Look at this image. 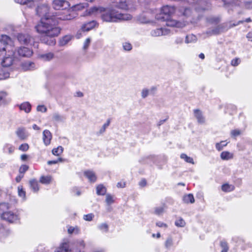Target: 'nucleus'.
I'll use <instances>...</instances> for the list:
<instances>
[{"instance_id": "c03bdc74", "label": "nucleus", "mask_w": 252, "mask_h": 252, "mask_svg": "<svg viewBox=\"0 0 252 252\" xmlns=\"http://www.w3.org/2000/svg\"><path fill=\"white\" fill-rule=\"evenodd\" d=\"M18 190L19 195L20 197L25 198L26 196V192L23 190V188L22 187H18Z\"/></svg>"}, {"instance_id": "8fccbe9b", "label": "nucleus", "mask_w": 252, "mask_h": 252, "mask_svg": "<svg viewBox=\"0 0 252 252\" xmlns=\"http://www.w3.org/2000/svg\"><path fill=\"white\" fill-rule=\"evenodd\" d=\"M220 247H221V248L222 249V250H229V247L228 246V244L226 243V242L224 241H221L220 243Z\"/></svg>"}, {"instance_id": "69168bd1", "label": "nucleus", "mask_w": 252, "mask_h": 252, "mask_svg": "<svg viewBox=\"0 0 252 252\" xmlns=\"http://www.w3.org/2000/svg\"><path fill=\"white\" fill-rule=\"evenodd\" d=\"M195 12H200L201 11H204L206 9V8L204 7H200L199 6H196L195 8Z\"/></svg>"}, {"instance_id": "79ce46f5", "label": "nucleus", "mask_w": 252, "mask_h": 252, "mask_svg": "<svg viewBox=\"0 0 252 252\" xmlns=\"http://www.w3.org/2000/svg\"><path fill=\"white\" fill-rule=\"evenodd\" d=\"M110 123V119H109L107 120V122L104 124L101 128L99 130V132L100 133H102L105 131L106 128L109 126Z\"/></svg>"}, {"instance_id": "ea45409f", "label": "nucleus", "mask_w": 252, "mask_h": 252, "mask_svg": "<svg viewBox=\"0 0 252 252\" xmlns=\"http://www.w3.org/2000/svg\"><path fill=\"white\" fill-rule=\"evenodd\" d=\"M175 225L178 227H184L185 225V221L182 218L177 220L175 223Z\"/></svg>"}, {"instance_id": "f704fd0d", "label": "nucleus", "mask_w": 252, "mask_h": 252, "mask_svg": "<svg viewBox=\"0 0 252 252\" xmlns=\"http://www.w3.org/2000/svg\"><path fill=\"white\" fill-rule=\"evenodd\" d=\"M234 189V186L229 185L227 184H224L221 186V189L223 191L225 192L232 191Z\"/></svg>"}, {"instance_id": "6e6d98bb", "label": "nucleus", "mask_w": 252, "mask_h": 252, "mask_svg": "<svg viewBox=\"0 0 252 252\" xmlns=\"http://www.w3.org/2000/svg\"><path fill=\"white\" fill-rule=\"evenodd\" d=\"M240 62V60L239 58H235L231 61V64L232 66H237Z\"/></svg>"}, {"instance_id": "f3484780", "label": "nucleus", "mask_w": 252, "mask_h": 252, "mask_svg": "<svg viewBox=\"0 0 252 252\" xmlns=\"http://www.w3.org/2000/svg\"><path fill=\"white\" fill-rule=\"evenodd\" d=\"M96 24V22L94 20L86 23L82 27V30L84 32H88L94 28Z\"/></svg>"}, {"instance_id": "423d86ee", "label": "nucleus", "mask_w": 252, "mask_h": 252, "mask_svg": "<svg viewBox=\"0 0 252 252\" xmlns=\"http://www.w3.org/2000/svg\"><path fill=\"white\" fill-rule=\"evenodd\" d=\"M180 12L182 15L187 18H190L189 21L191 22H196L200 19L199 16L196 17L194 14L189 8H184L180 9Z\"/></svg>"}, {"instance_id": "4be33fe9", "label": "nucleus", "mask_w": 252, "mask_h": 252, "mask_svg": "<svg viewBox=\"0 0 252 252\" xmlns=\"http://www.w3.org/2000/svg\"><path fill=\"white\" fill-rule=\"evenodd\" d=\"M30 186L34 192H37L39 190L38 184L35 179H32L29 182Z\"/></svg>"}, {"instance_id": "f257e3e1", "label": "nucleus", "mask_w": 252, "mask_h": 252, "mask_svg": "<svg viewBox=\"0 0 252 252\" xmlns=\"http://www.w3.org/2000/svg\"><path fill=\"white\" fill-rule=\"evenodd\" d=\"M36 11L37 14L41 17L35 27L36 31L42 34L41 41L49 45H54L56 40L54 37L57 36L61 32V29L56 26L57 21L53 18V13L49 12V7L46 4L38 5Z\"/></svg>"}, {"instance_id": "c756f323", "label": "nucleus", "mask_w": 252, "mask_h": 252, "mask_svg": "<svg viewBox=\"0 0 252 252\" xmlns=\"http://www.w3.org/2000/svg\"><path fill=\"white\" fill-rule=\"evenodd\" d=\"M7 94L5 92H0V106L5 104L6 102Z\"/></svg>"}, {"instance_id": "72a5a7b5", "label": "nucleus", "mask_w": 252, "mask_h": 252, "mask_svg": "<svg viewBox=\"0 0 252 252\" xmlns=\"http://www.w3.org/2000/svg\"><path fill=\"white\" fill-rule=\"evenodd\" d=\"M63 151V148L62 146H59L57 148L52 150V153L54 155L59 156Z\"/></svg>"}, {"instance_id": "2eb2a0df", "label": "nucleus", "mask_w": 252, "mask_h": 252, "mask_svg": "<svg viewBox=\"0 0 252 252\" xmlns=\"http://www.w3.org/2000/svg\"><path fill=\"white\" fill-rule=\"evenodd\" d=\"M167 33V31L163 28H158L152 30L151 34L153 36H158L160 35H165Z\"/></svg>"}, {"instance_id": "3c124183", "label": "nucleus", "mask_w": 252, "mask_h": 252, "mask_svg": "<svg viewBox=\"0 0 252 252\" xmlns=\"http://www.w3.org/2000/svg\"><path fill=\"white\" fill-rule=\"evenodd\" d=\"M164 211V208L162 207H156L155 209V214L158 215L161 214Z\"/></svg>"}, {"instance_id": "052dcab7", "label": "nucleus", "mask_w": 252, "mask_h": 252, "mask_svg": "<svg viewBox=\"0 0 252 252\" xmlns=\"http://www.w3.org/2000/svg\"><path fill=\"white\" fill-rule=\"evenodd\" d=\"M245 6L246 8H252V1H246L245 3Z\"/></svg>"}, {"instance_id": "f03ea898", "label": "nucleus", "mask_w": 252, "mask_h": 252, "mask_svg": "<svg viewBox=\"0 0 252 252\" xmlns=\"http://www.w3.org/2000/svg\"><path fill=\"white\" fill-rule=\"evenodd\" d=\"M116 8L127 9L128 6L126 0H117L107 8L93 7L89 10L88 12L89 14H100L102 20L106 22H118L131 19L132 17L130 14L122 13Z\"/></svg>"}, {"instance_id": "4c0bfd02", "label": "nucleus", "mask_w": 252, "mask_h": 252, "mask_svg": "<svg viewBox=\"0 0 252 252\" xmlns=\"http://www.w3.org/2000/svg\"><path fill=\"white\" fill-rule=\"evenodd\" d=\"M9 208V205L8 203H1L0 204V212H6V210H8Z\"/></svg>"}, {"instance_id": "58836bf2", "label": "nucleus", "mask_w": 252, "mask_h": 252, "mask_svg": "<svg viewBox=\"0 0 252 252\" xmlns=\"http://www.w3.org/2000/svg\"><path fill=\"white\" fill-rule=\"evenodd\" d=\"M68 233L70 234L75 233L78 234L79 233V230L77 227H74L72 226H69L67 229Z\"/></svg>"}, {"instance_id": "0eeeda50", "label": "nucleus", "mask_w": 252, "mask_h": 252, "mask_svg": "<svg viewBox=\"0 0 252 252\" xmlns=\"http://www.w3.org/2000/svg\"><path fill=\"white\" fill-rule=\"evenodd\" d=\"M17 38L19 42L23 44L28 45L33 41L32 37L27 33H19Z\"/></svg>"}, {"instance_id": "cd10ccee", "label": "nucleus", "mask_w": 252, "mask_h": 252, "mask_svg": "<svg viewBox=\"0 0 252 252\" xmlns=\"http://www.w3.org/2000/svg\"><path fill=\"white\" fill-rule=\"evenodd\" d=\"M72 37L70 35H67L63 36L60 41V44L61 46H64L71 40Z\"/></svg>"}, {"instance_id": "5fc2aeb1", "label": "nucleus", "mask_w": 252, "mask_h": 252, "mask_svg": "<svg viewBox=\"0 0 252 252\" xmlns=\"http://www.w3.org/2000/svg\"><path fill=\"white\" fill-rule=\"evenodd\" d=\"M94 216L93 214H89L84 215L83 217V219L87 221H91L92 220Z\"/></svg>"}, {"instance_id": "603ef678", "label": "nucleus", "mask_w": 252, "mask_h": 252, "mask_svg": "<svg viewBox=\"0 0 252 252\" xmlns=\"http://www.w3.org/2000/svg\"><path fill=\"white\" fill-rule=\"evenodd\" d=\"M106 202H107V203L108 204H112V203H113L114 201H113V197L112 196L108 194L106 195Z\"/></svg>"}, {"instance_id": "0e129e2a", "label": "nucleus", "mask_w": 252, "mask_h": 252, "mask_svg": "<svg viewBox=\"0 0 252 252\" xmlns=\"http://www.w3.org/2000/svg\"><path fill=\"white\" fill-rule=\"evenodd\" d=\"M244 22L243 21H239L236 24H231V23H229V26H230V29L231 28H233L235 26H236L237 25H238L239 24H242Z\"/></svg>"}, {"instance_id": "5701e85b", "label": "nucleus", "mask_w": 252, "mask_h": 252, "mask_svg": "<svg viewBox=\"0 0 252 252\" xmlns=\"http://www.w3.org/2000/svg\"><path fill=\"white\" fill-rule=\"evenodd\" d=\"M183 200L185 203H193L194 202V198L192 194H188L183 196Z\"/></svg>"}, {"instance_id": "49530a36", "label": "nucleus", "mask_w": 252, "mask_h": 252, "mask_svg": "<svg viewBox=\"0 0 252 252\" xmlns=\"http://www.w3.org/2000/svg\"><path fill=\"white\" fill-rule=\"evenodd\" d=\"M98 228L100 230L104 231L105 232H107L108 230V225L105 223H103L100 224L98 226Z\"/></svg>"}, {"instance_id": "6ab92c4d", "label": "nucleus", "mask_w": 252, "mask_h": 252, "mask_svg": "<svg viewBox=\"0 0 252 252\" xmlns=\"http://www.w3.org/2000/svg\"><path fill=\"white\" fill-rule=\"evenodd\" d=\"M206 21L211 24L216 25L221 21V18L220 16H211L206 18Z\"/></svg>"}, {"instance_id": "4d7b16f0", "label": "nucleus", "mask_w": 252, "mask_h": 252, "mask_svg": "<svg viewBox=\"0 0 252 252\" xmlns=\"http://www.w3.org/2000/svg\"><path fill=\"white\" fill-rule=\"evenodd\" d=\"M37 111L46 112L47 111V108L44 105H38L37 107Z\"/></svg>"}, {"instance_id": "a18cd8bd", "label": "nucleus", "mask_w": 252, "mask_h": 252, "mask_svg": "<svg viewBox=\"0 0 252 252\" xmlns=\"http://www.w3.org/2000/svg\"><path fill=\"white\" fill-rule=\"evenodd\" d=\"M123 48L126 51H130L132 49V45L128 42H125L123 45Z\"/></svg>"}, {"instance_id": "4468645a", "label": "nucleus", "mask_w": 252, "mask_h": 252, "mask_svg": "<svg viewBox=\"0 0 252 252\" xmlns=\"http://www.w3.org/2000/svg\"><path fill=\"white\" fill-rule=\"evenodd\" d=\"M52 139V134L48 130H45L43 132V140L44 144L47 146L50 144Z\"/></svg>"}, {"instance_id": "7c9ffc66", "label": "nucleus", "mask_w": 252, "mask_h": 252, "mask_svg": "<svg viewBox=\"0 0 252 252\" xmlns=\"http://www.w3.org/2000/svg\"><path fill=\"white\" fill-rule=\"evenodd\" d=\"M180 158L182 159H184L187 162L192 163L193 164H194L193 158L190 157H188L185 154H182L180 156Z\"/></svg>"}, {"instance_id": "20e7f679", "label": "nucleus", "mask_w": 252, "mask_h": 252, "mask_svg": "<svg viewBox=\"0 0 252 252\" xmlns=\"http://www.w3.org/2000/svg\"><path fill=\"white\" fill-rule=\"evenodd\" d=\"M175 8L174 6L165 5L163 6L160 12L157 14L156 18L158 20H168L171 16L175 12Z\"/></svg>"}, {"instance_id": "bb28decb", "label": "nucleus", "mask_w": 252, "mask_h": 252, "mask_svg": "<svg viewBox=\"0 0 252 252\" xmlns=\"http://www.w3.org/2000/svg\"><path fill=\"white\" fill-rule=\"evenodd\" d=\"M65 119L64 116L61 115L58 113H55L53 115V120L57 122H64Z\"/></svg>"}, {"instance_id": "a878e982", "label": "nucleus", "mask_w": 252, "mask_h": 252, "mask_svg": "<svg viewBox=\"0 0 252 252\" xmlns=\"http://www.w3.org/2000/svg\"><path fill=\"white\" fill-rule=\"evenodd\" d=\"M19 107L21 110L25 111L26 113H29L31 110V105L28 102L21 104Z\"/></svg>"}, {"instance_id": "de8ad7c7", "label": "nucleus", "mask_w": 252, "mask_h": 252, "mask_svg": "<svg viewBox=\"0 0 252 252\" xmlns=\"http://www.w3.org/2000/svg\"><path fill=\"white\" fill-rule=\"evenodd\" d=\"M90 43H91L90 38H87L84 43L83 49L84 50H86L88 49V47L89 46Z\"/></svg>"}, {"instance_id": "6e6552de", "label": "nucleus", "mask_w": 252, "mask_h": 252, "mask_svg": "<svg viewBox=\"0 0 252 252\" xmlns=\"http://www.w3.org/2000/svg\"><path fill=\"white\" fill-rule=\"evenodd\" d=\"M1 218L10 222H13L18 220V216L13 212H4L1 214Z\"/></svg>"}, {"instance_id": "39448f33", "label": "nucleus", "mask_w": 252, "mask_h": 252, "mask_svg": "<svg viewBox=\"0 0 252 252\" xmlns=\"http://www.w3.org/2000/svg\"><path fill=\"white\" fill-rule=\"evenodd\" d=\"M52 7L56 10H61L68 8L70 4L66 0H52Z\"/></svg>"}, {"instance_id": "bf43d9fd", "label": "nucleus", "mask_w": 252, "mask_h": 252, "mask_svg": "<svg viewBox=\"0 0 252 252\" xmlns=\"http://www.w3.org/2000/svg\"><path fill=\"white\" fill-rule=\"evenodd\" d=\"M149 91L148 89H143L141 93V95L143 98L146 97L149 94Z\"/></svg>"}, {"instance_id": "f8f14e48", "label": "nucleus", "mask_w": 252, "mask_h": 252, "mask_svg": "<svg viewBox=\"0 0 252 252\" xmlns=\"http://www.w3.org/2000/svg\"><path fill=\"white\" fill-rule=\"evenodd\" d=\"M193 113L197 122L200 124H204L205 122V117L203 115L202 111L199 109L193 110Z\"/></svg>"}, {"instance_id": "ddd939ff", "label": "nucleus", "mask_w": 252, "mask_h": 252, "mask_svg": "<svg viewBox=\"0 0 252 252\" xmlns=\"http://www.w3.org/2000/svg\"><path fill=\"white\" fill-rule=\"evenodd\" d=\"M84 175L89 179L91 183H94L97 177L94 172L92 170H86L84 173Z\"/></svg>"}, {"instance_id": "b1692460", "label": "nucleus", "mask_w": 252, "mask_h": 252, "mask_svg": "<svg viewBox=\"0 0 252 252\" xmlns=\"http://www.w3.org/2000/svg\"><path fill=\"white\" fill-rule=\"evenodd\" d=\"M96 194L98 195H104L106 192V188L102 184L96 187Z\"/></svg>"}, {"instance_id": "864d4df0", "label": "nucleus", "mask_w": 252, "mask_h": 252, "mask_svg": "<svg viewBox=\"0 0 252 252\" xmlns=\"http://www.w3.org/2000/svg\"><path fill=\"white\" fill-rule=\"evenodd\" d=\"M29 168V166L27 165H22L19 169V172L20 173L24 174L26 171L28 170Z\"/></svg>"}, {"instance_id": "473e14b6", "label": "nucleus", "mask_w": 252, "mask_h": 252, "mask_svg": "<svg viewBox=\"0 0 252 252\" xmlns=\"http://www.w3.org/2000/svg\"><path fill=\"white\" fill-rule=\"evenodd\" d=\"M197 38L195 35L193 34L188 35L186 36V42L187 43L194 42L196 41Z\"/></svg>"}, {"instance_id": "393cba45", "label": "nucleus", "mask_w": 252, "mask_h": 252, "mask_svg": "<svg viewBox=\"0 0 252 252\" xmlns=\"http://www.w3.org/2000/svg\"><path fill=\"white\" fill-rule=\"evenodd\" d=\"M40 57L44 61H49L54 58V54L53 53L49 52L41 55Z\"/></svg>"}, {"instance_id": "338daca9", "label": "nucleus", "mask_w": 252, "mask_h": 252, "mask_svg": "<svg viewBox=\"0 0 252 252\" xmlns=\"http://www.w3.org/2000/svg\"><path fill=\"white\" fill-rule=\"evenodd\" d=\"M147 182L145 179H142L139 183L141 187H144L146 185Z\"/></svg>"}, {"instance_id": "774afa93", "label": "nucleus", "mask_w": 252, "mask_h": 252, "mask_svg": "<svg viewBox=\"0 0 252 252\" xmlns=\"http://www.w3.org/2000/svg\"><path fill=\"white\" fill-rule=\"evenodd\" d=\"M126 184L125 182H119L117 183V186L118 188H124L125 187Z\"/></svg>"}, {"instance_id": "a211bd4d", "label": "nucleus", "mask_w": 252, "mask_h": 252, "mask_svg": "<svg viewBox=\"0 0 252 252\" xmlns=\"http://www.w3.org/2000/svg\"><path fill=\"white\" fill-rule=\"evenodd\" d=\"M88 3H80L73 5L72 7L70 8L71 11L75 12L76 11L81 10L84 9L85 8L88 7Z\"/></svg>"}, {"instance_id": "c9c22d12", "label": "nucleus", "mask_w": 252, "mask_h": 252, "mask_svg": "<svg viewBox=\"0 0 252 252\" xmlns=\"http://www.w3.org/2000/svg\"><path fill=\"white\" fill-rule=\"evenodd\" d=\"M220 30L222 32H225L228 30L230 29V27L229 26L228 23H224L221 24L219 25Z\"/></svg>"}, {"instance_id": "e433bc0d", "label": "nucleus", "mask_w": 252, "mask_h": 252, "mask_svg": "<svg viewBox=\"0 0 252 252\" xmlns=\"http://www.w3.org/2000/svg\"><path fill=\"white\" fill-rule=\"evenodd\" d=\"M220 157L222 159L227 160L231 158L232 156L228 152H222L220 154Z\"/></svg>"}, {"instance_id": "e2e57ef3", "label": "nucleus", "mask_w": 252, "mask_h": 252, "mask_svg": "<svg viewBox=\"0 0 252 252\" xmlns=\"http://www.w3.org/2000/svg\"><path fill=\"white\" fill-rule=\"evenodd\" d=\"M176 44H181L183 42V38L180 37H177L175 41Z\"/></svg>"}, {"instance_id": "13d9d810", "label": "nucleus", "mask_w": 252, "mask_h": 252, "mask_svg": "<svg viewBox=\"0 0 252 252\" xmlns=\"http://www.w3.org/2000/svg\"><path fill=\"white\" fill-rule=\"evenodd\" d=\"M240 133H241V132L238 129L233 130L231 132V134L232 136H233V137H236V136L239 135L240 134Z\"/></svg>"}, {"instance_id": "7ed1b4c3", "label": "nucleus", "mask_w": 252, "mask_h": 252, "mask_svg": "<svg viewBox=\"0 0 252 252\" xmlns=\"http://www.w3.org/2000/svg\"><path fill=\"white\" fill-rule=\"evenodd\" d=\"M53 18L57 21V19H61L62 20H71L75 18L77 14L76 12L71 11L70 8L69 7L66 9H61L59 11L53 13Z\"/></svg>"}, {"instance_id": "dca6fc26", "label": "nucleus", "mask_w": 252, "mask_h": 252, "mask_svg": "<svg viewBox=\"0 0 252 252\" xmlns=\"http://www.w3.org/2000/svg\"><path fill=\"white\" fill-rule=\"evenodd\" d=\"M162 21H166V25L168 27H181L182 23L173 20L171 18V17L168 20H163Z\"/></svg>"}, {"instance_id": "2f4dec72", "label": "nucleus", "mask_w": 252, "mask_h": 252, "mask_svg": "<svg viewBox=\"0 0 252 252\" xmlns=\"http://www.w3.org/2000/svg\"><path fill=\"white\" fill-rule=\"evenodd\" d=\"M51 177L50 176H42L40 178V182L42 184H48L51 182Z\"/></svg>"}, {"instance_id": "c85d7f7f", "label": "nucleus", "mask_w": 252, "mask_h": 252, "mask_svg": "<svg viewBox=\"0 0 252 252\" xmlns=\"http://www.w3.org/2000/svg\"><path fill=\"white\" fill-rule=\"evenodd\" d=\"M34 64L33 63L28 62L22 64V68L24 70H31L34 67Z\"/></svg>"}, {"instance_id": "a19ab883", "label": "nucleus", "mask_w": 252, "mask_h": 252, "mask_svg": "<svg viewBox=\"0 0 252 252\" xmlns=\"http://www.w3.org/2000/svg\"><path fill=\"white\" fill-rule=\"evenodd\" d=\"M224 141H221L220 143H217L216 144V149L220 151L222 150L223 148L226 145V143H224Z\"/></svg>"}, {"instance_id": "09e8293b", "label": "nucleus", "mask_w": 252, "mask_h": 252, "mask_svg": "<svg viewBox=\"0 0 252 252\" xmlns=\"http://www.w3.org/2000/svg\"><path fill=\"white\" fill-rule=\"evenodd\" d=\"M29 148V145L27 143H25V144H21L20 146L19 149L21 151L25 152V151H28Z\"/></svg>"}, {"instance_id": "680f3d73", "label": "nucleus", "mask_w": 252, "mask_h": 252, "mask_svg": "<svg viewBox=\"0 0 252 252\" xmlns=\"http://www.w3.org/2000/svg\"><path fill=\"white\" fill-rule=\"evenodd\" d=\"M156 225L159 227H164L166 228L167 227V225L166 223H164L161 221L157 222Z\"/></svg>"}, {"instance_id": "1a4fd4ad", "label": "nucleus", "mask_w": 252, "mask_h": 252, "mask_svg": "<svg viewBox=\"0 0 252 252\" xmlns=\"http://www.w3.org/2000/svg\"><path fill=\"white\" fill-rule=\"evenodd\" d=\"M9 40H10V39L8 36L6 35H2L1 36V38L0 39V56L5 51L8 44V41Z\"/></svg>"}, {"instance_id": "37998d69", "label": "nucleus", "mask_w": 252, "mask_h": 252, "mask_svg": "<svg viewBox=\"0 0 252 252\" xmlns=\"http://www.w3.org/2000/svg\"><path fill=\"white\" fill-rule=\"evenodd\" d=\"M173 245V240L171 237H168L165 241V246L166 248H169Z\"/></svg>"}, {"instance_id": "aec40b11", "label": "nucleus", "mask_w": 252, "mask_h": 252, "mask_svg": "<svg viewBox=\"0 0 252 252\" xmlns=\"http://www.w3.org/2000/svg\"><path fill=\"white\" fill-rule=\"evenodd\" d=\"M221 32H222L220 30L219 25H218V26H217L216 27H215L212 29H208L206 32V33L207 34H208L209 36H211L212 35L219 34Z\"/></svg>"}, {"instance_id": "9b49d317", "label": "nucleus", "mask_w": 252, "mask_h": 252, "mask_svg": "<svg viewBox=\"0 0 252 252\" xmlns=\"http://www.w3.org/2000/svg\"><path fill=\"white\" fill-rule=\"evenodd\" d=\"M16 57V53L14 52L13 53L11 56L10 55H8V57H5L3 59L1 62L2 65L4 67L10 66L13 63V62L14 61V59Z\"/></svg>"}, {"instance_id": "9d476101", "label": "nucleus", "mask_w": 252, "mask_h": 252, "mask_svg": "<svg viewBox=\"0 0 252 252\" xmlns=\"http://www.w3.org/2000/svg\"><path fill=\"white\" fill-rule=\"evenodd\" d=\"M14 53H16V55H18L23 57H30L32 54V51L29 48L25 47L19 48Z\"/></svg>"}, {"instance_id": "412c9836", "label": "nucleus", "mask_w": 252, "mask_h": 252, "mask_svg": "<svg viewBox=\"0 0 252 252\" xmlns=\"http://www.w3.org/2000/svg\"><path fill=\"white\" fill-rule=\"evenodd\" d=\"M16 133L18 137L21 140H24L27 137V135L25 132V129L23 127L18 128Z\"/></svg>"}]
</instances>
